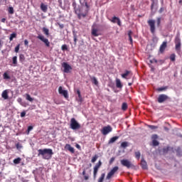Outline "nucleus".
<instances>
[{
	"label": "nucleus",
	"mask_w": 182,
	"mask_h": 182,
	"mask_svg": "<svg viewBox=\"0 0 182 182\" xmlns=\"http://www.w3.org/2000/svg\"><path fill=\"white\" fill-rule=\"evenodd\" d=\"M38 156H42L44 160H50L52 156H53V151L52 149H38Z\"/></svg>",
	"instance_id": "obj_1"
},
{
	"label": "nucleus",
	"mask_w": 182,
	"mask_h": 182,
	"mask_svg": "<svg viewBox=\"0 0 182 182\" xmlns=\"http://www.w3.org/2000/svg\"><path fill=\"white\" fill-rule=\"evenodd\" d=\"M70 127L72 130H79L80 129V124L76 121V119L72 118L70 119Z\"/></svg>",
	"instance_id": "obj_2"
},
{
	"label": "nucleus",
	"mask_w": 182,
	"mask_h": 182,
	"mask_svg": "<svg viewBox=\"0 0 182 182\" xmlns=\"http://www.w3.org/2000/svg\"><path fill=\"white\" fill-rule=\"evenodd\" d=\"M122 166L124 167H127V168H132V167H134V165L132 164V161H129V159H122L121 160Z\"/></svg>",
	"instance_id": "obj_3"
},
{
	"label": "nucleus",
	"mask_w": 182,
	"mask_h": 182,
	"mask_svg": "<svg viewBox=\"0 0 182 182\" xmlns=\"http://www.w3.org/2000/svg\"><path fill=\"white\" fill-rule=\"evenodd\" d=\"M175 49L177 52H180L181 50V40L180 37L176 36L175 38Z\"/></svg>",
	"instance_id": "obj_4"
},
{
	"label": "nucleus",
	"mask_w": 182,
	"mask_h": 182,
	"mask_svg": "<svg viewBox=\"0 0 182 182\" xmlns=\"http://www.w3.org/2000/svg\"><path fill=\"white\" fill-rule=\"evenodd\" d=\"M102 167V161H99L98 163L94 166L93 177L96 178L97 177V171Z\"/></svg>",
	"instance_id": "obj_5"
},
{
	"label": "nucleus",
	"mask_w": 182,
	"mask_h": 182,
	"mask_svg": "<svg viewBox=\"0 0 182 182\" xmlns=\"http://www.w3.org/2000/svg\"><path fill=\"white\" fill-rule=\"evenodd\" d=\"M148 25L150 26L151 33L156 32V21L154 20H149Z\"/></svg>",
	"instance_id": "obj_6"
},
{
	"label": "nucleus",
	"mask_w": 182,
	"mask_h": 182,
	"mask_svg": "<svg viewBox=\"0 0 182 182\" xmlns=\"http://www.w3.org/2000/svg\"><path fill=\"white\" fill-rule=\"evenodd\" d=\"M168 99H170V97L165 94L159 95L158 97V103H164V102L168 100Z\"/></svg>",
	"instance_id": "obj_7"
},
{
	"label": "nucleus",
	"mask_w": 182,
	"mask_h": 182,
	"mask_svg": "<svg viewBox=\"0 0 182 182\" xmlns=\"http://www.w3.org/2000/svg\"><path fill=\"white\" fill-rule=\"evenodd\" d=\"M37 38L40 39V41L43 42L45 43L46 46H47V48H49L50 46V43L49 42V40H48V38H46L45 36H43L42 35H38L37 36Z\"/></svg>",
	"instance_id": "obj_8"
},
{
	"label": "nucleus",
	"mask_w": 182,
	"mask_h": 182,
	"mask_svg": "<svg viewBox=\"0 0 182 182\" xmlns=\"http://www.w3.org/2000/svg\"><path fill=\"white\" fill-rule=\"evenodd\" d=\"M113 130V128L110 125H108L107 127H104L102 129V134L104 136H106L107 134H109Z\"/></svg>",
	"instance_id": "obj_9"
},
{
	"label": "nucleus",
	"mask_w": 182,
	"mask_h": 182,
	"mask_svg": "<svg viewBox=\"0 0 182 182\" xmlns=\"http://www.w3.org/2000/svg\"><path fill=\"white\" fill-rule=\"evenodd\" d=\"M62 68H63V72L65 73H69V72L72 70V66H70V65H69L68 63H63Z\"/></svg>",
	"instance_id": "obj_10"
},
{
	"label": "nucleus",
	"mask_w": 182,
	"mask_h": 182,
	"mask_svg": "<svg viewBox=\"0 0 182 182\" xmlns=\"http://www.w3.org/2000/svg\"><path fill=\"white\" fill-rule=\"evenodd\" d=\"M58 92L60 95H63L65 99H68L69 97V95L68 94V90H63L62 86H60L58 87Z\"/></svg>",
	"instance_id": "obj_11"
},
{
	"label": "nucleus",
	"mask_w": 182,
	"mask_h": 182,
	"mask_svg": "<svg viewBox=\"0 0 182 182\" xmlns=\"http://www.w3.org/2000/svg\"><path fill=\"white\" fill-rule=\"evenodd\" d=\"M112 23H117L118 26H122V21L119 17L114 16L112 19H109Z\"/></svg>",
	"instance_id": "obj_12"
},
{
	"label": "nucleus",
	"mask_w": 182,
	"mask_h": 182,
	"mask_svg": "<svg viewBox=\"0 0 182 182\" xmlns=\"http://www.w3.org/2000/svg\"><path fill=\"white\" fill-rule=\"evenodd\" d=\"M166 48H167V42L164 41L160 46L159 52H161V53H163V52H164V50H166Z\"/></svg>",
	"instance_id": "obj_13"
},
{
	"label": "nucleus",
	"mask_w": 182,
	"mask_h": 182,
	"mask_svg": "<svg viewBox=\"0 0 182 182\" xmlns=\"http://www.w3.org/2000/svg\"><path fill=\"white\" fill-rule=\"evenodd\" d=\"M40 8H41V11L43 12H44L45 14H46V12H48V5H46L43 3H41Z\"/></svg>",
	"instance_id": "obj_14"
},
{
	"label": "nucleus",
	"mask_w": 182,
	"mask_h": 182,
	"mask_svg": "<svg viewBox=\"0 0 182 182\" xmlns=\"http://www.w3.org/2000/svg\"><path fill=\"white\" fill-rule=\"evenodd\" d=\"M141 166L143 170H147V162L143 159L141 160Z\"/></svg>",
	"instance_id": "obj_15"
},
{
	"label": "nucleus",
	"mask_w": 182,
	"mask_h": 182,
	"mask_svg": "<svg viewBox=\"0 0 182 182\" xmlns=\"http://www.w3.org/2000/svg\"><path fill=\"white\" fill-rule=\"evenodd\" d=\"M90 80L93 85L95 86H99V81H97V78H96V77H90Z\"/></svg>",
	"instance_id": "obj_16"
},
{
	"label": "nucleus",
	"mask_w": 182,
	"mask_h": 182,
	"mask_svg": "<svg viewBox=\"0 0 182 182\" xmlns=\"http://www.w3.org/2000/svg\"><path fill=\"white\" fill-rule=\"evenodd\" d=\"M1 97H3V99H4V100H6L9 99V96H8V90H5L3 91L2 94H1Z\"/></svg>",
	"instance_id": "obj_17"
},
{
	"label": "nucleus",
	"mask_w": 182,
	"mask_h": 182,
	"mask_svg": "<svg viewBox=\"0 0 182 182\" xmlns=\"http://www.w3.org/2000/svg\"><path fill=\"white\" fill-rule=\"evenodd\" d=\"M116 86L118 89H122V87H123L122 81H120V79H119V78H117V80H116Z\"/></svg>",
	"instance_id": "obj_18"
},
{
	"label": "nucleus",
	"mask_w": 182,
	"mask_h": 182,
	"mask_svg": "<svg viewBox=\"0 0 182 182\" xmlns=\"http://www.w3.org/2000/svg\"><path fill=\"white\" fill-rule=\"evenodd\" d=\"M118 139H119V136H117L112 137L109 140L108 144H113V143H114L117 140H118Z\"/></svg>",
	"instance_id": "obj_19"
},
{
	"label": "nucleus",
	"mask_w": 182,
	"mask_h": 182,
	"mask_svg": "<svg viewBox=\"0 0 182 182\" xmlns=\"http://www.w3.org/2000/svg\"><path fill=\"white\" fill-rule=\"evenodd\" d=\"M99 30L97 28H92V36H99Z\"/></svg>",
	"instance_id": "obj_20"
},
{
	"label": "nucleus",
	"mask_w": 182,
	"mask_h": 182,
	"mask_svg": "<svg viewBox=\"0 0 182 182\" xmlns=\"http://www.w3.org/2000/svg\"><path fill=\"white\" fill-rule=\"evenodd\" d=\"M77 95H78V98L77 99V102L82 103L83 102V99L82 98V95L80 94V90H77Z\"/></svg>",
	"instance_id": "obj_21"
},
{
	"label": "nucleus",
	"mask_w": 182,
	"mask_h": 182,
	"mask_svg": "<svg viewBox=\"0 0 182 182\" xmlns=\"http://www.w3.org/2000/svg\"><path fill=\"white\" fill-rule=\"evenodd\" d=\"M3 77L5 80H9V79H11V75H9V73H8V72H5L3 74Z\"/></svg>",
	"instance_id": "obj_22"
},
{
	"label": "nucleus",
	"mask_w": 182,
	"mask_h": 182,
	"mask_svg": "<svg viewBox=\"0 0 182 182\" xmlns=\"http://www.w3.org/2000/svg\"><path fill=\"white\" fill-rule=\"evenodd\" d=\"M132 35H133V32L132 31H129L128 32V36H129V39L131 45H133V38H132Z\"/></svg>",
	"instance_id": "obj_23"
},
{
	"label": "nucleus",
	"mask_w": 182,
	"mask_h": 182,
	"mask_svg": "<svg viewBox=\"0 0 182 182\" xmlns=\"http://www.w3.org/2000/svg\"><path fill=\"white\" fill-rule=\"evenodd\" d=\"M43 32L46 36H49V29L47 28H43Z\"/></svg>",
	"instance_id": "obj_24"
},
{
	"label": "nucleus",
	"mask_w": 182,
	"mask_h": 182,
	"mask_svg": "<svg viewBox=\"0 0 182 182\" xmlns=\"http://www.w3.org/2000/svg\"><path fill=\"white\" fill-rule=\"evenodd\" d=\"M80 4H81V5H85L86 8H89V4H87V1L86 0H80Z\"/></svg>",
	"instance_id": "obj_25"
},
{
	"label": "nucleus",
	"mask_w": 182,
	"mask_h": 182,
	"mask_svg": "<svg viewBox=\"0 0 182 182\" xmlns=\"http://www.w3.org/2000/svg\"><path fill=\"white\" fill-rule=\"evenodd\" d=\"M105 177H106V173H102L100 177L98 178V182H103Z\"/></svg>",
	"instance_id": "obj_26"
},
{
	"label": "nucleus",
	"mask_w": 182,
	"mask_h": 182,
	"mask_svg": "<svg viewBox=\"0 0 182 182\" xmlns=\"http://www.w3.org/2000/svg\"><path fill=\"white\" fill-rule=\"evenodd\" d=\"M126 147H129V142L124 141L121 144V148L122 149H126Z\"/></svg>",
	"instance_id": "obj_27"
},
{
	"label": "nucleus",
	"mask_w": 182,
	"mask_h": 182,
	"mask_svg": "<svg viewBox=\"0 0 182 182\" xmlns=\"http://www.w3.org/2000/svg\"><path fill=\"white\" fill-rule=\"evenodd\" d=\"M127 102H123L122 105V110H123L124 112H126V110H127Z\"/></svg>",
	"instance_id": "obj_28"
},
{
	"label": "nucleus",
	"mask_w": 182,
	"mask_h": 182,
	"mask_svg": "<svg viewBox=\"0 0 182 182\" xmlns=\"http://www.w3.org/2000/svg\"><path fill=\"white\" fill-rule=\"evenodd\" d=\"M14 38H16V33H13L10 35V37H9L10 42H12Z\"/></svg>",
	"instance_id": "obj_29"
},
{
	"label": "nucleus",
	"mask_w": 182,
	"mask_h": 182,
	"mask_svg": "<svg viewBox=\"0 0 182 182\" xmlns=\"http://www.w3.org/2000/svg\"><path fill=\"white\" fill-rule=\"evenodd\" d=\"M113 176H114V173H112L111 171H109L106 177L107 180H110V178H112V177H113Z\"/></svg>",
	"instance_id": "obj_30"
},
{
	"label": "nucleus",
	"mask_w": 182,
	"mask_h": 182,
	"mask_svg": "<svg viewBox=\"0 0 182 182\" xmlns=\"http://www.w3.org/2000/svg\"><path fill=\"white\" fill-rule=\"evenodd\" d=\"M129 74H130V71L126 70L125 73L122 74V77H123L124 79H126V77H127V76H129Z\"/></svg>",
	"instance_id": "obj_31"
},
{
	"label": "nucleus",
	"mask_w": 182,
	"mask_h": 182,
	"mask_svg": "<svg viewBox=\"0 0 182 182\" xmlns=\"http://www.w3.org/2000/svg\"><path fill=\"white\" fill-rule=\"evenodd\" d=\"M26 99L28 100V102H33V98H32L29 94H26Z\"/></svg>",
	"instance_id": "obj_32"
},
{
	"label": "nucleus",
	"mask_w": 182,
	"mask_h": 182,
	"mask_svg": "<svg viewBox=\"0 0 182 182\" xmlns=\"http://www.w3.org/2000/svg\"><path fill=\"white\" fill-rule=\"evenodd\" d=\"M8 12L9 14H10V15H14L15 11L14 10V7L10 6L8 9Z\"/></svg>",
	"instance_id": "obj_33"
},
{
	"label": "nucleus",
	"mask_w": 182,
	"mask_h": 182,
	"mask_svg": "<svg viewBox=\"0 0 182 182\" xmlns=\"http://www.w3.org/2000/svg\"><path fill=\"white\" fill-rule=\"evenodd\" d=\"M12 60H13V65H18V57L16 56H14L13 58H12Z\"/></svg>",
	"instance_id": "obj_34"
},
{
	"label": "nucleus",
	"mask_w": 182,
	"mask_h": 182,
	"mask_svg": "<svg viewBox=\"0 0 182 182\" xmlns=\"http://www.w3.org/2000/svg\"><path fill=\"white\" fill-rule=\"evenodd\" d=\"M119 170V166H114L112 168V169L110 171L112 174H115L116 172Z\"/></svg>",
	"instance_id": "obj_35"
},
{
	"label": "nucleus",
	"mask_w": 182,
	"mask_h": 182,
	"mask_svg": "<svg viewBox=\"0 0 182 182\" xmlns=\"http://www.w3.org/2000/svg\"><path fill=\"white\" fill-rule=\"evenodd\" d=\"M87 15V14L80 13L78 14L77 16L79 19H80L81 18H86Z\"/></svg>",
	"instance_id": "obj_36"
},
{
	"label": "nucleus",
	"mask_w": 182,
	"mask_h": 182,
	"mask_svg": "<svg viewBox=\"0 0 182 182\" xmlns=\"http://www.w3.org/2000/svg\"><path fill=\"white\" fill-rule=\"evenodd\" d=\"M140 156H141V154H140V151L135 152V157L136 159H137V160H140Z\"/></svg>",
	"instance_id": "obj_37"
},
{
	"label": "nucleus",
	"mask_w": 182,
	"mask_h": 182,
	"mask_svg": "<svg viewBox=\"0 0 182 182\" xmlns=\"http://www.w3.org/2000/svg\"><path fill=\"white\" fill-rule=\"evenodd\" d=\"M20 62H23L25 60V55L23 54H20L19 55Z\"/></svg>",
	"instance_id": "obj_38"
},
{
	"label": "nucleus",
	"mask_w": 182,
	"mask_h": 182,
	"mask_svg": "<svg viewBox=\"0 0 182 182\" xmlns=\"http://www.w3.org/2000/svg\"><path fill=\"white\" fill-rule=\"evenodd\" d=\"M21 158H16L13 161L14 164H19V163H21Z\"/></svg>",
	"instance_id": "obj_39"
},
{
	"label": "nucleus",
	"mask_w": 182,
	"mask_h": 182,
	"mask_svg": "<svg viewBox=\"0 0 182 182\" xmlns=\"http://www.w3.org/2000/svg\"><path fill=\"white\" fill-rule=\"evenodd\" d=\"M152 144L156 147V146H159L160 143L157 140H152Z\"/></svg>",
	"instance_id": "obj_40"
},
{
	"label": "nucleus",
	"mask_w": 182,
	"mask_h": 182,
	"mask_svg": "<svg viewBox=\"0 0 182 182\" xmlns=\"http://www.w3.org/2000/svg\"><path fill=\"white\" fill-rule=\"evenodd\" d=\"M170 60H171L172 62L176 61V54H171V56H170Z\"/></svg>",
	"instance_id": "obj_41"
},
{
	"label": "nucleus",
	"mask_w": 182,
	"mask_h": 182,
	"mask_svg": "<svg viewBox=\"0 0 182 182\" xmlns=\"http://www.w3.org/2000/svg\"><path fill=\"white\" fill-rule=\"evenodd\" d=\"M158 92H163L167 90V87H161L157 89Z\"/></svg>",
	"instance_id": "obj_42"
},
{
	"label": "nucleus",
	"mask_w": 182,
	"mask_h": 182,
	"mask_svg": "<svg viewBox=\"0 0 182 182\" xmlns=\"http://www.w3.org/2000/svg\"><path fill=\"white\" fill-rule=\"evenodd\" d=\"M156 22H157V26H160L161 23V18L158 17L156 18Z\"/></svg>",
	"instance_id": "obj_43"
},
{
	"label": "nucleus",
	"mask_w": 182,
	"mask_h": 182,
	"mask_svg": "<svg viewBox=\"0 0 182 182\" xmlns=\"http://www.w3.org/2000/svg\"><path fill=\"white\" fill-rule=\"evenodd\" d=\"M61 49L62 50L65 51V50H68V45L64 44L61 46Z\"/></svg>",
	"instance_id": "obj_44"
},
{
	"label": "nucleus",
	"mask_w": 182,
	"mask_h": 182,
	"mask_svg": "<svg viewBox=\"0 0 182 182\" xmlns=\"http://www.w3.org/2000/svg\"><path fill=\"white\" fill-rule=\"evenodd\" d=\"M157 139H159V135H158V134H153V135L151 136V139H152V141H153V140H157Z\"/></svg>",
	"instance_id": "obj_45"
},
{
	"label": "nucleus",
	"mask_w": 182,
	"mask_h": 182,
	"mask_svg": "<svg viewBox=\"0 0 182 182\" xmlns=\"http://www.w3.org/2000/svg\"><path fill=\"white\" fill-rule=\"evenodd\" d=\"M16 147L17 150H21V149H22V144H21L20 143H17L16 144Z\"/></svg>",
	"instance_id": "obj_46"
},
{
	"label": "nucleus",
	"mask_w": 182,
	"mask_h": 182,
	"mask_svg": "<svg viewBox=\"0 0 182 182\" xmlns=\"http://www.w3.org/2000/svg\"><path fill=\"white\" fill-rule=\"evenodd\" d=\"M73 39H74V45H76L77 42V36L76 34L73 35Z\"/></svg>",
	"instance_id": "obj_47"
},
{
	"label": "nucleus",
	"mask_w": 182,
	"mask_h": 182,
	"mask_svg": "<svg viewBox=\"0 0 182 182\" xmlns=\"http://www.w3.org/2000/svg\"><path fill=\"white\" fill-rule=\"evenodd\" d=\"M97 158H98L97 155H95L91 160L92 163H95L96 160H97Z\"/></svg>",
	"instance_id": "obj_48"
},
{
	"label": "nucleus",
	"mask_w": 182,
	"mask_h": 182,
	"mask_svg": "<svg viewBox=\"0 0 182 182\" xmlns=\"http://www.w3.org/2000/svg\"><path fill=\"white\" fill-rule=\"evenodd\" d=\"M149 129H151V130H154L156 129H159L158 127L154 126V125H149Z\"/></svg>",
	"instance_id": "obj_49"
},
{
	"label": "nucleus",
	"mask_w": 182,
	"mask_h": 182,
	"mask_svg": "<svg viewBox=\"0 0 182 182\" xmlns=\"http://www.w3.org/2000/svg\"><path fill=\"white\" fill-rule=\"evenodd\" d=\"M71 147H72V146H70V144H66L65 146V150H69Z\"/></svg>",
	"instance_id": "obj_50"
},
{
	"label": "nucleus",
	"mask_w": 182,
	"mask_h": 182,
	"mask_svg": "<svg viewBox=\"0 0 182 182\" xmlns=\"http://www.w3.org/2000/svg\"><path fill=\"white\" fill-rule=\"evenodd\" d=\"M20 46H21V45H19V44H18L17 46H16V47L15 48V52H16V53H18V52H19V48H20Z\"/></svg>",
	"instance_id": "obj_51"
},
{
	"label": "nucleus",
	"mask_w": 182,
	"mask_h": 182,
	"mask_svg": "<svg viewBox=\"0 0 182 182\" xmlns=\"http://www.w3.org/2000/svg\"><path fill=\"white\" fill-rule=\"evenodd\" d=\"M168 150H170V147H166L163 149L164 153H168Z\"/></svg>",
	"instance_id": "obj_52"
},
{
	"label": "nucleus",
	"mask_w": 182,
	"mask_h": 182,
	"mask_svg": "<svg viewBox=\"0 0 182 182\" xmlns=\"http://www.w3.org/2000/svg\"><path fill=\"white\" fill-rule=\"evenodd\" d=\"M31 130H33V127L29 126V127H28V129H27L28 134H29V132H31Z\"/></svg>",
	"instance_id": "obj_53"
},
{
	"label": "nucleus",
	"mask_w": 182,
	"mask_h": 182,
	"mask_svg": "<svg viewBox=\"0 0 182 182\" xmlns=\"http://www.w3.org/2000/svg\"><path fill=\"white\" fill-rule=\"evenodd\" d=\"M68 151H70V153H72L73 154V153H75V149L71 146V148H70L68 149Z\"/></svg>",
	"instance_id": "obj_54"
},
{
	"label": "nucleus",
	"mask_w": 182,
	"mask_h": 182,
	"mask_svg": "<svg viewBox=\"0 0 182 182\" xmlns=\"http://www.w3.org/2000/svg\"><path fill=\"white\" fill-rule=\"evenodd\" d=\"M58 25L60 29H63V28H65V25L61 24L60 23H58Z\"/></svg>",
	"instance_id": "obj_55"
},
{
	"label": "nucleus",
	"mask_w": 182,
	"mask_h": 182,
	"mask_svg": "<svg viewBox=\"0 0 182 182\" xmlns=\"http://www.w3.org/2000/svg\"><path fill=\"white\" fill-rule=\"evenodd\" d=\"M115 158L114 157H112L109 160V164H113V161H114Z\"/></svg>",
	"instance_id": "obj_56"
},
{
	"label": "nucleus",
	"mask_w": 182,
	"mask_h": 182,
	"mask_svg": "<svg viewBox=\"0 0 182 182\" xmlns=\"http://www.w3.org/2000/svg\"><path fill=\"white\" fill-rule=\"evenodd\" d=\"M25 116H26V112L23 111L21 113V117H25Z\"/></svg>",
	"instance_id": "obj_57"
},
{
	"label": "nucleus",
	"mask_w": 182,
	"mask_h": 182,
	"mask_svg": "<svg viewBox=\"0 0 182 182\" xmlns=\"http://www.w3.org/2000/svg\"><path fill=\"white\" fill-rule=\"evenodd\" d=\"M24 45L25 46H28L29 45V41H28V40H24Z\"/></svg>",
	"instance_id": "obj_58"
},
{
	"label": "nucleus",
	"mask_w": 182,
	"mask_h": 182,
	"mask_svg": "<svg viewBox=\"0 0 182 182\" xmlns=\"http://www.w3.org/2000/svg\"><path fill=\"white\" fill-rule=\"evenodd\" d=\"M164 11V8L162 7L159 9V14H162Z\"/></svg>",
	"instance_id": "obj_59"
},
{
	"label": "nucleus",
	"mask_w": 182,
	"mask_h": 182,
	"mask_svg": "<svg viewBox=\"0 0 182 182\" xmlns=\"http://www.w3.org/2000/svg\"><path fill=\"white\" fill-rule=\"evenodd\" d=\"M75 147L78 149V150H80V145H79L78 144L75 145Z\"/></svg>",
	"instance_id": "obj_60"
},
{
	"label": "nucleus",
	"mask_w": 182,
	"mask_h": 182,
	"mask_svg": "<svg viewBox=\"0 0 182 182\" xmlns=\"http://www.w3.org/2000/svg\"><path fill=\"white\" fill-rule=\"evenodd\" d=\"M85 180H89V176L84 175Z\"/></svg>",
	"instance_id": "obj_61"
},
{
	"label": "nucleus",
	"mask_w": 182,
	"mask_h": 182,
	"mask_svg": "<svg viewBox=\"0 0 182 182\" xmlns=\"http://www.w3.org/2000/svg\"><path fill=\"white\" fill-rule=\"evenodd\" d=\"M6 21V18H1V22L3 23H5Z\"/></svg>",
	"instance_id": "obj_62"
},
{
	"label": "nucleus",
	"mask_w": 182,
	"mask_h": 182,
	"mask_svg": "<svg viewBox=\"0 0 182 182\" xmlns=\"http://www.w3.org/2000/svg\"><path fill=\"white\" fill-rule=\"evenodd\" d=\"M154 7V3H152L151 6V9H153Z\"/></svg>",
	"instance_id": "obj_63"
},
{
	"label": "nucleus",
	"mask_w": 182,
	"mask_h": 182,
	"mask_svg": "<svg viewBox=\"0 0 182 182\" xmlns=\"http://www.w3.org/2000/svg\"><path fill=\"white\" fill-rule=\"evenodd\" d=\"M85 175H86V171L84 170V171H82V176H85Z\"/></svg>",
	"instance_id": "obj_64"
}]
</instances>
